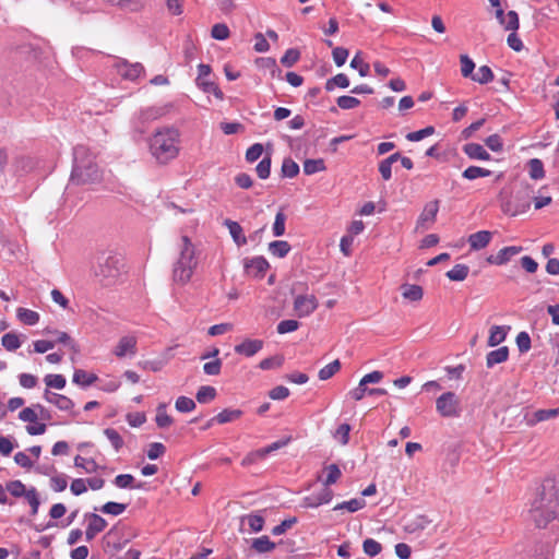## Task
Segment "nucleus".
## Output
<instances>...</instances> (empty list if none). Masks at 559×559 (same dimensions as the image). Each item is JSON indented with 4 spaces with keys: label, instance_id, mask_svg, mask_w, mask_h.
I'll list each match as a JSON object with an SVG mask.
<instances>
[{
    "label": "nucleus",
    "instance_id": "1",
    "mask_svg": "<svg viewBox=\"0 0 559 559\" xmlns=\"http://www.w3.org/2000/svg\"><path fill=\"white\" fill-rule=\"evenodd\" d=\"M530 518L538 527L559 521V488L554 478H546L530 503Z\"/></svg>",
    "mask_w": 559,
    "mask_h": 559
},
{
    "label": "nucleus",
    "instance_id": "2",
    "mask_svg": "<svg viewBox=\"0 0 559 559\" xmlns=\"http://www.w3.org/2000/svg\"><path fill=\"white\" fill-rule=\"evenodd\" d=\"M150 152L158 164L165 165L180 152V132L174 127L157 129L151 136Z\"/></svg>",
    "mask_w": 559,
    "mask_h": 559
},
{
    "label": "nucleus",
    "instance_id": "3",
    "mask_svg": "<svg viewBox=\"0 0 559 559\" xmlns=\"http://www.w3.org/2000/svg\"><path fill=\"white\" fill-rule=\"evenodd\" d=\"M74 165L71 181L76 185H88L102 179V171L96 163L95 155L84 145L74 147Z\"/></svg>",
    "mask_w": 559,
    "mask_h": 559
},
{
    "label": "nucleus",
    "instance_id": "4",
    "mask_svg": "<svg viewBox=\"0 0 559 559\" xmlns=\"http://www.w3.org/2000/svg\"><path fill=\"white\" fill-rule=\"evenodd\" d=\"M124 272V260L121 254L108 251L97 255L93 274L104 287L117 284Z\"/></svg>",
    "mask_w": 559,
    "mask_h": 559
},
{
    "label": "nucleus",
    "instance_id": "5",
    "mask_svg": "<svg viewBox=\"0 0 559 559\" xmlns=\"http://www.w3.org/2000/svg\"><path fill=\"white\" fill-rule=\"evenodd\" d=\"M178 248L179 255L173 265V280L185 285L191 280L198 266L197 248L186 235L180 238Z\"/></svg>",
    "mask_w": 559,
    "mask_h": 559
},
{
    "label": "nucleus",
    "instance_id": "6",
    "mask_svg": "<svg viewBox=\"0 0 559 559\" xmlns=\"http://www.w3.org/2000/svg\"><path fill=\"white\" fill-rule=\"evenodd\" d=\"M8 492L14 498H24L31 507V514L36 515L40 506L39 495L35 487L26 488L21 480L7 483Z\"/></svg>",
    "mask_w": 559,
    "mask_h": 559
},
{
    "label": "nucleus",
    "instance_id": "7",
    "mask_svg": "<svg viewBox=\"0 0 559 559\" xmlns=\"http://www.w3.org/2000/svg\"><path fill=\"white\" fill-rule=\"evenodd\" d=\"M531 206V192L528 187L523 191H519L513 200L501 202V210L506 215L516 216L525 213Z\"/></svg>",
    "mask_w": 559,
    "mask_h": 559
},
{
    "label": "nucleus",
    "instance_id": "8",
    "mask_svg": "<svg viewBox=\"0 0 559 559\" xmlns=\"http://www.w3.org/2000/svg\"><path fill=\"white\" fill-rule=\"evenodd\" d=\"M436 409L442 417H457L461 412L460 399L453 392L442 393L436 400Z\"/></svg>",
    "mask_w": 559,
    "mask_h": 559
},
{
    "label": "nucleus",
    "instance_id": "9",
    "mask_svg": "<svg viewBox=\"0 0 559 559\" xmlns=\"http://www.w3.org/2000/svg\"><path fill=\"white\" fill-rule=\"evenodd\" d=\"M114 67L121 78L129 81H135L144 74V67L140 62L129 63L124 59H119Z\"/></svg>",
    "mask_w": 559,
    "mask_h": 559
},
{
    "label": "nucleus",
    "instance_id": "10",
    "mask_svg": "<svg viewBox=\"0 0 559 559\" xmlns=\"http://www.w3.org/2000/svg\"><path fill=\"white\" fill-rule=\"evenodd\" d=\"M171 108V105L165 106H152L145 109H142L139 115L135 117V126L141 129L145 123L154 121L163 116H165Z\"/></svg>",
    "mask_w": 559,
    "mask_h": 559
},
{
    "label": "nucleus",
    "instance_id": "11",
    "mask_svg": "<svg viewBox=\"0 0 559 559\" xmlns=\"http://www.w3.org/2000/svg\"><path fill=\"white\" fill-rule=\"evenodd\" d=\"M318 308L314 295H298L294 300V310L299 318L308 317Z\"/></svg>",
    "mask_w": 559,
    "mask_h": 559
},
{
    "label": "nucleus",
    "instance_id": "12",
    "mask_svg": "<svg viewBox=\"0 0 559 559\" xmlns=\"http://www.w3.org/2000/svg\"><path fill=\"white\" fill-rule=\"evenodd\" d=\"M85 520L87 521L85 537L88 542L92 540L98 533L103 532L107 526L106 520L96 513H86Z\"/></svg>",
    "mask_w": 559,
    "mask_h": 559
},
{
    "label": "nucleus",
    "instance_id": "13",
    "mask_svg": "<svg viewBox=\"0 0 559 559\" xmlns=\"http://www.w3.org/2000/svg\"><path fill=\"white\" fill-rule=\"evenodd\" d=\"M136 337L133 335L122 336L114 349L115 356L118 358L134 356L136 354Z\"/></svg>",
    "mask_w": 559,
    "mask_h": 559
},
{
    "label": "nucleus",
    "instance_id": "14",
    "mask_svg": "<svg viewBox=\"0 0 559 559\" xmlns=\"http://www.w3.org/2000/svg\"><path fill=\"white\" fill-rule=\"evenodd\" d=\"M332 498L333 491L329 488H323L317 493L305 497L300 506L302 508H318L321 504L329 503Z\"/></svg>",
    "mask_w": 559,
    "mask_h": 559
},
{
    "label": "nucleus",
    "instance_id": "15",
    "mask_svg": "<svg viewBox=\"0 0 559 559\" xmlns=\"http://www.w3.org/2000/svg\"><path fill=\"white\" fill-rule=\"evenodd\" d=\"M264 342L259 338H246L240 344L234 347V350L238 355L245 357H252L263 348Z\"/></svg>",
    "mask_w": 559,
    "mask_h": 559
},
{
    "label": "nucleus",
    "instance_id": "16",
    "mask_svg": "<svg viewBox=\"0 0 559 559\" xmlns=\"http://www.w3.org/2000/svg\"><path fill=\"white\" fill-rule=\"evenodd\" d=\"M44 399L48 403L53 404L58 409L63 412H71L74 407V403L70 397L51 392L48 389H46L44 392Z\"/></svg>",
    "mask_w": 559,
    "mask_h": 559
},
{
    "label": "nucleus",
    "instance_id": "17",
    "mask_svg": "<svg viewBox=\"0 0 559 559\" xmlns=\"http://www.w3.org/2000/svg\"><path fill=\"white\" fill-rule=\"evenodd\" d=\"M439 211V201L433 200L426 203L421 214L418 217V226L426 227L427 224L431 225L436 221Z\"/></svg>",
    "mask_w": 559,
    "mask_h": 559
},
{
    "label": "nucleus",
    "instance_id": "18",
    "mask_svg": "<svg viewBox=\"0 0 559 559\" xmlns=\"http://www.w3.org/2000/svg\"><path fill=\"white\" fill-rule=\"evenodd\" d=\"M245 269L250 275L263 276L269 269V262L263 257H255L245 261Z\"/></svg>",
    "mask_w": 559,
    "mask_h": 559
},
{
    "label": "nucleus",
    "instance_id": "19",
    "mask_svg": "<svg viewBox=\"0 0 559 559\" xmlns=\"http://www.w3.org/2000/svg\"><path fill=\"white\" fill-rule=\"evenodd\" d=\"M522 251V247H504L496 255H490L487 261L490 264L502 265L506 264L513 255Z\"/></svg>",
    "mask_w": 559,
    "mask_h": 559
},
{
    "label": "nucleus",
    "instance_id": "20",
    "mask_svg": "<svg viewBox=\"0 0 559 559\" xmlns=\"http://www.w3.org/2000/svg\"><path fill=\"white\" fill-rule=\"evenodd\" d=\"M104 4L117 7L122 10H127L130 12H139L141 11L147 0H102Z\"/></svg>",
    "mask_w": 559,
    "mask_h": 559
},
{
    "label": "nucleus",
    "instance_id": "21",
    "mask_svg": "<svg viewBox=\"0 0 559 559\" xmlns=\"http://www.w3.org/2000/svg\"><path fill=\"white\" fill-rule=\"evenodd\" d=\"M492 238V234L488 230H480L477 233L472 234L468 237V243L471 246V249L473 250H480L486 248L490 240Z\"/></svg>",
    "mask_w": 559,
    "mask_h": 559
},
{
    "label": "nucleus",
    "instance_id": "22",
    "mask_svg": "<svg viewBox=\"0 0 559 559\" xmlns=\"http://www.w3.org/2000/svg\"><path fill=\"white\" fill-rule=\"evenodd\" d=\"M463 152L471 159L489 160L490 154L478 143H467L463 146Z\"/></svg>",
    "mask_w": 559,
    "mask_h": 559
},
{
    "label": "nucleus",
    "instance_id": "23",
    "mask_svg": "<svg viewBox=\"0 0 559 559\" xmlns=\"http://www.w3.org/2000/svg\"><path fill=\"white\" fill-rule=\"evenodd\" d=\"M243 412L238 408H225L219 412L216 416L211 418V421H216L219 425L235 421L242 416Z\"/></svg>",
    "mask_w": 559,
    "mask_h": 559
},
{
    "label": "nucleus",
    "instance_id": "24",
    "mask_svg": "<svg viewBox=\"0 0 559 559\" xmlns=\"http://www.w3.org/2000/svg\"><path fill=\"white\" fill-rule=\"evenodd\" d=\"M430 524V520L426 515H417L405 519L404 528L409 533L425 530Z\"/></svg>",
    "mask_w": 559,
    "mask_h": 559
},
{
    "label": "nucleus",
    "instance_id": "25",
    "mask_svg": "<svg viewBox=\"0 0 559 559\" xmlns=\"http://www.w3.org/2000/svg\"><path fill=\"white\" fill-rule=\"evenodd\" d=\"M225 225L228 228L229 234L233 240L237 243V246H245L247 243V238L239 223L226 219Z\"/></svg>",
    "mask_w": 559,
    "mask_h": 559
},
{
    "label": "nucleus",
    "instance_id": "26",
    "mask_svg": "<svg viewBox=\"0 0 559 559\" xmlns=\"http://www.w3.org/2000/svg\"><path fill=\"white\" fill-rule=\"evenodd\" d=\"M509 357V349L507 346H502L498 349L491 350L487 354L486 365L488 368L493 367L497 364L504 362Z\"/></svg>",
    "mask_w": 559,
    "mask_h": 559
},
{
    "label": "nucleus",
    "instance_id": "27",
    "mask_svg": "<svg viewBox=\"0 0 559 559\" xmlns=\"http://www.w3.org/2000/svg\"><path fill=\"white\" fill-rule=\"evenodd\" d=\"M276 545L272 542L269 536H261L254 538L251 544V548L259 554L271 552L275 549Z\"/></svg>",
    "mask_w": 559,
    "mask_h": 559
},
{
    "label": "nucleus",
    "instance_id": "28",
    "mask_svg": "<svg viewBox=\"0 0 559 559\" xmlns=\"http://www.w3.org/2000/svg\"><path fill=\"white\" fill-rule=\"evenodd\" d=\"M16 317L22 323L26 325H35L39 321L38 312L22 307L16 309Z\"/></svg>",
    "mask_w": 559,
    "mask_h": 559
},
{
    "label": "nucleus",
    "instance_id": "29",
    "mask_svg": "<svg viewBox=\"0 0 559 559\" xmlns=\"http://www.w3.org/2000/svg\"><path fill=\"white\" fill-rule=\"evenodd\" d=\"M36 409L39 411L41 416L44 415L45 407L40 404H36L33 407L23 408L19 414V418L26 423H36L38 419V414Z\"/></svg>",
    "mask_w": 559,
    "mask_h": 559
},
{
    "label": "nucleus",
    "instance_id": "30",
    "mask_svg": "<svg viewBox=\"0 0 559 559\" xmlns=\"http://www.w3.org/2000/svg\"><path fill=\"white\" fill-rule=\"evenodd\" d=\"M507 328L500 325H493L490 329V334L488 337V345L493 347L502 343L507 337Z\"/></svg>",
    "mask_w": 559,
    "mask_h": 559
},
{
    "label": "nucleus",
    "instance_id": "31",
    "mask_svg": "<svg viewBox=\"0 0 559 559\" xmlns=\"http://www.w3.org/2000/svg\"><path fill=\"white\" fill-rule=\"evenodd\" d=\"M366 507V501L361 498H354L348 501L341 502L336 504L333 510H346L348 512H356L358 510H361Z\"/></svg>",
    "mask_w": 559,
    "mask_h": 559
},
{
    "label": "nucleus",
    "instance_id": "32",
    "mask_svg": "<svg viewBox=\"0 0 559 559\" xmlns=\"http://www.w3.org/2000/svg\"><path fill=\"white\" fill-rule=\"evenodd\" d=\"M1 345L9 352H14L21 347L20 335L15 332L5 333L1 338Z\"/></svg>",
    "mask_w": 559,
    "mask_h": 559
},
{
    "label": "nucleus",
    "instance_id": "33",
    "mask_svg": "<svg viewBox=\"0 0 559 559\" xmlns=\"http://www.w3.org/2000/svg\"><path fill=\"white\" fill-rule=\"evenodd\" d=\"M269 251L277 258H284L290 251V245L285 240H275L269 243Z\"/></svg>",
    "mask_w": 559,
    "mask_h": 559
},
{
    "label": "nucleus",
    "instance_id": "34",
    "mask_svg": "<svg viewBox=\"0 0 559 559\" xmlns=\"http://www.w3.org/2000/svg\"><path fill=\"white\" fill-rule=\"evenodd\" d=\"M166 408L167 405L165 403L159 404L156 408L155 421L159 428L169 427L174 423L173 417L167 414Z\"/></svg>",
    "mask_w": 559,
    "mask_h": 559
},
{
    "label": "nucleus",
    "instance_id": "35",
    "mask_svg": "<svg viewBox=\"0 0 559 559\" xmlns=\"http://www.w3.org/2000/svg\"><path fill=\"white\" fill-rule=\"evenodd\" d=\"M96 380V374L88 373L82 369H76L73 373V382L82 386H88L93 384Z\"/></svg>",
    "mask_w": 559,
    "mask_h": 559
},
{
    "label": "nucleus",
    "instance_id": "36",
    "mask_svg": "<svg viewBox=\"0 0 559 559\" xmlns=\"http://www.w3.org/2000/svg\"><path fill=\"white\" fill-rule=\"evenodd\" d=\"M469 272V267L465 264H456L447 272V277L451 281L462 282L464 281Z\"/></svg>",
    "mask_w": 559,
    "mask_h": 559
},
{
    "label": "nucleus",
    "instance_id": "37",
    "mask_svg": "<svg viewBox=\"0 0 559 559\" xmlns=\"http://www.w3.org/2000/svg\"><path fill=\"white\" fill-rule=\"evenodd\" d=\"M527 166H528V174L532 179L539 180L545 177L544 165L540 159L532 158V159H530Z\"/></svg>",
    "mask_w": 559,
    "mask_h": 559
},
{
    "label": "nucleus",
    "instance_id": "38",
    "mask_svg": "<svg viewBox=\"0 0 559 559\" xmlns=\"http://www.w3.org/2000/svg\"><path fill=\"white\" fill-rule=\"evenodd\" d=\"M324 472L326 474L325 479L323 480L324 488L335 484L342 476V472L336 464L325 466Z\"/></svg>",
    "mask_w": 559,
    "mask_h": 559
},
{
    "label": "nucleus",
    "instance_id": "39",
    "mask_svg": "<svg viewBox=\"0 0 559 559\" xmlns=\"http://www.w3.org/2000/svg\"><path fill=\"white\" fill-rule=\"evenodd\" d=\"M197 85L204 92L213 94L217 99L222 100L224 98V93L214 82L209 79H204L202 81H198Z\"/></svg>",
    "mask_w": 559,
    "mask_h": 559
},
{
    "label": "nucleus",
    "instance_id": "40",
    "mask_svg": "<svg viewBox=\"0 0 559 559\" xmlns=\"http://www.w3.org/2000/svg\"><path fill=\"white\" fill-rule=\"evenodd\" d=\"M325 169V163L322 158L306 159L304 162V173L306 175H313L316 173L324 171Z\"/></svg>",
    "mask_w": 559,
    "mask_h": 559
},
{
    "label": "nucleus",
    "instance_id": "41",
    "mask_svg": "<svg viewBox=\"0 0 559 559\" xmlns=\"http://www.w3.org/2000/svg\"><path fill=\"white\" fill-rule=\"evenodd\" d=\"M335 86L341 88H347L349 86V79L344 73H338L335 76L329 79L325 83V90L331 92Z\"/></svg>",
    "mask_w": 559,
    "mask_h": 559
},
{
    "label": "nucleus",
    "instance_id": "42",
    "mask_svg": "<svg viewBox=\"0 0 559 559\" xmlns=\"http://www.w3.org/2000/svg\"><path fill=\"white\" fill-rule=\"evenodd\" d=\"M490 175L491 171L489 169L478 166H469L462 173L463 178L467 180H475L477 178L488 177Z\"/></svg>",
    "mask_w": 559,
    "mask_h": 559
},
{
    "label": "nucleus",
    "instance_id": "43",
    "mask_svg": "<svg viewBox=\"0 0 559 559\" xmlns=\"http://www.w3.org/2000/svg\"><path fill=\"white\" fill-rule=\"evenodd\" d=\"M472 80L479 84H487L493 80V73L488 66H481L472 76Z\"/></svg>",
    "mask_w": 559,
    "mask_h": 559
},
{
    "label": "nucleus",
    "instance_id": "44",
    "mask_svg": "<svg viewBox=\"0 0 559 559\" xmlns=\"http://www.w3.org/2000/svg\"><path fill=\"white\" fill-rule=\"evenodd\" d=\"M402 295L405 299L417 301L423 298L424 292L419 285H404Z\"/></svg>",
    "mask_w": 559,
    "mask_h": 559
},
{
    "label": "nucleus",
    "instance_id": "45",
    "mask_svg": "<svg viewBox=\"0 0 559 559\" xmlns=\"http://www.w3.org/2000/svg\"><path fill=\"white\" fill-rule=\"evenodd\" d=\"M284 364V356L283 355H275L272 357L264 358L260 361L259 367L262 370H271V369H278Z\"/></svg>",
    "mask_w": 559,
    "mask_h": 559
},
{
    "label": "nucleus",
    "instance_id": "46",
    "mask_svg": "<svg viewBox=\"0 0 559 559\" xmlns=\"http://www.w3.org/2000/svg\"><path fill=\"white\" fill-rule=\"evenodd\" d=\"M114 484L118 488H141V484L134 485V477L131 474H120L115 477Z\"/></svg>",
    "mask_w": 559,
    "mask_h": 559
},
{
    "label": "nucleus",
    "instance_id": "47",
    "mask_svg": "<svg viewBox=\"0 0 559 559\" xmlns=\"http://www.w3.org/2000/svg\"><path fill=\"white\" fill-rule=\"evenodd\" d=\"M216 396V390L213 386L204 385L201 386L197 392V401L199 403H209Z\"/></svg>",
    "mask_w": 559,
    "mask_h": 559
},
{
    "label": "nucleus",
    "instance_id": "48",
    "mask_svg": "<svg viewBox=\"0 0 559 559\" xmlns=\"http://www.w3.org/2000/svg\"><path fill=\"white\" fill-rule=\"evenodd\" d=\"M35 160L28 156H21L15 159V168L17 173L26 174L35 167Z\"/></svg>",
    "mask_w": 559,
    "mask_h": 559
},
{
    "label": "nucleus",
    "instance_id": "49",
    "mask_svg": "<svg viewBox=\"0 0 559 559\" xmlns=\"http://www.w3.org/2000/svg\"><path fill=\"white\" fill-rule=\"evenodd\" d=\"M299 173V166L292 158H285L282 164V175L287 178H294Z\"/></svg>",
    "mask_w": 559,
    "mask_h": 559
},
{
    "label": "nucleus",
    "instance_id": "50",
    "mask_svg": "<svg viewBox=\"0 0 559 559\" xmlns=\"http://www.w3.org/2000/svg\"><path fill=\"white\" fill-rule=\"evenodd\" d=\"M104 435L110 441L111 445L116 451H119L123 447V439L119 432L114 428H106Z\"/></svg>",
    "mask_w": 559,
    "mask_h": 559
},
{
    "label": "nucleus",
    "instance_id": "51",
    "mask_svg": "<svg viewBox=\"0 0 559 559\" xmlns=\"http://www.w3.org/2000/svg\"><path fill=\"white\" fill-rule=\"evenodd\" d=\"M126 509L127 504L124 503L109 501L100 508V511L105 514L120 515L126 511Z\"/></svg>",
    "mask_w": 559,
    "mask_h": 559
},
{
    "label": "nucleus",
    "instance_id": "52",
    "mask_svg": "<svg viewBox=\"0 0 559 559\" xmlns=\"http://www.w3.org/2000/svg\"><path fill=\"white\" fill-rule=\"evenodd\" d=\"M341 368L340 361L336 359L329 365L324 366L319 371V379L320 380H328L332 378Z\"/></svg>",
    "mask_w": 559,
    "mask_h": 559
},
{
    "label": "nucleus",
    "instance_id": "53",
    "mask_svg": "<svg viewBox=\"0 0 559 559\" xmlns=\"http://www.w3.org/2000/svg\"><path fill=\"white\" fill-rule=\"evenodd\" d=\"M74 466L84 468L87 473H94L98 469V464L94 460H88L81 455L74 457Z\"/></svg>",
    "mask_w": 559,
    "mask_h": 559
},
{
    "label": "nucleus",
    "instance_id": "54",
    "mask_svg": "<svg viewBox=\"0 0 559 559\" xmlns=\"http://www.w3.org/2000/svg\"><path fill=\"white\" fill-rule=\"evenodd\" d=\"M175 407L180 413H189L195 408V402L187 396H179L176 400Z\"/></svg>",
    "mask_w": 559,
    "mask_h": 559
},
{
    "label": "nucleus",
    "instance_id": "55",
    "mask_svg": "<svg viewBox=\"0 0 559 559\" xmlns=\"http://www.w3.org/2000/svg\"><path fill=\"white\" fill-rule=\"evenodd\" d=\"M44 381L48 388L62 390L66 386V378L62 374H47Z\"/></svg>",
    "mask_w": 559,
    "mask_h": 559
},
{
    "label": "nucleus",
    "instance_id": "56",
    "mask_svg": "<svg viewBox=\"0 0 559 559\" xmlns=\"http://www.w3.org/2000/svg\"><path fill=\"white\" fill-rule=\"evenodd\" d=\"M364 552L370 557H376L382 550V546L380 543L372 538H367L362 544Z\"/></svg>",
    "mask_w": 559,
    "mask_h": 559
},
{
    "label": "nucleus",
    "instance_id": "57",
    "mask_svg": "<svg viewBox=\"0 0 559 559\" xmlns=\"http://www.w3.org/2000/svg\"><path fill=\"white\" fill-rule=\"evenodd\" d=\"M460 62H461V73L464 78H471L474 75L473 74V71L475 69V63L474 61L467 56V55H462L460 57Z\"/></svg>",
    "mask_w": 559,
    "mask_h": 559
},
{
    "label": "nucleus",
    "instance_id": "58",
    "mask_svg": "<svg viewBox=\"0 0 559 559\" xmlns=\"http://www.w3.org/2000/svg\"><path fill=\"white\" fill-rule=\"evenodd\" d=\"M433 133H435V128L429 126L421 130L407 133L406 139L411 142H418L427 136L432 135Z\"/></svg>",
    "mask_w": 559,
    "mask_h": 559
},
{
    "label": "nucleus",
    "instance_id": "59",
    "mask_svg": "<svg viewBox=\"0 0 559 559\" xmlns=\"http://www.w3.org/2000/svg\"><path fill=\"white\" fill-rule=\"evenodd\" d=\"M336 104L340 108L348 110L358 107L360 105V100L353 96L343 95L336 99Z\"/></svg>",
    "mask_w": 559,
    "mask_h": 559
},
{
    "label": "nucleus",
    "instance_id": "60",
    "mask_svg": "<svg viewBox=\"0 0 559 559\" xmlns=\"http://www.w3.org/2000/svg\"><path fill=\"white\" fill-rule=\"evenodd\" d=\"M211 35L213 38H215L217 40H225L229 37L230 32L226 24L217 23V24L213 25Z\"/></svg>",
    "mask_w": 559,
    "mask_h": 559
},
{
    "label": "nucleus",
    "instance_id": "61",
    "mask_svg": "<svg viewBox=\"0 0 559 559\" xmlns=\"http://www.w3.org/2000/svg\"><path fill=\"white\" fill-rule=\"evenodd\" d=\"M285 222H286V215L283 211H278L275 215V221L273 224V235L275 237H280L284 235L285 233Z\"/></svg>",
    "mask_w": 559,
    "mask_h": 559
},
{
    "label": "nucleus",
    "instance_id": "62",
    "mask_svg": "<svg viewBox=\"0 0 559 559\" xmlns=\"http://www.w3.org/2000/svg\"><path fill=\"white\" fill-rule=\"evenodd\" d=\"M243 521H247L250 528L255 533L263 530L264 519L260 514H249L243 518Z\"/></svg>",
    "mask_w": 559,
    "mask_h": 559
},
{
    "label": "nucleus",
    "instance_id": "63",
    "mask_svg": "<svg viewBox=\"0 0 559 559\" xmlns=\"http://www.w3.org/2000/svg\"><path fill=\"white\" fill-rule=\"evenodd\" d=\"M300 58V52L297 49L290 48L286 50L281 58V63L285 67H293Z\"/></svg>",
    "mask_w": 559,
    "mask_h": 559
},
{
    "label": "nucleus",
    "instance_id": "64",
    "mask_svg": "<svg viewBox=\"0 0 559 559\" xmlns=\"http://www.w3.org/2000/svg\"><path fill=\"white\" fill-rule=\"evenodd\" d=\"M350 67L357 69L360 76H367L369 74L370 67L366 63L359 53H357L350 61Z\"/></svg>",
    "mask_w": 559,
    "mask_h": 559
}]
</instances>
